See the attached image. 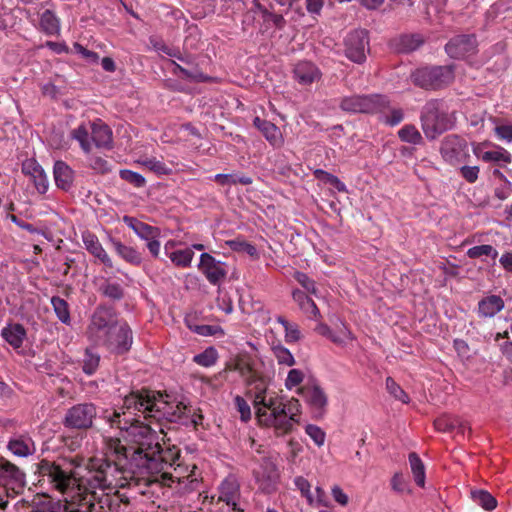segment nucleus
<instances>
[{
	"instance_id": "1",
	"label": "nucleus",
	"mask_w": 512,
	"mask_h": 512,
	"mask_svg": "<svg viewBox=\"0 0 512 512\" xmlns=\"http://www.w3.org/2000/svg\"><path fill=\"white\" fill-rule=\"evenodd\" d=\"M190 413V407L171 401L168 395L148 389L132 391L121 406L103 414L125 441L122 444L119 438H108L107 454L123 460L133 478L174 487L178 493L193 491L199 483L196 465L177 462L179 449L173 446L164 450L159 435L163 433L161 420L187 423L185 418Z\"/></svg>"
},
{
	"instance_id": "2",
	"label": "nucleus",
	"mask_w": 512,
	"mask_h": 512,
	"mask_svg": "<svg viewBox=\"0 0 512 512\" xmlns=\"http://www.w3.org/2000/svg\"><path fill=\"white\" fill-rule=\"evenodd\" d=\"M103 438L104 458H92L87 465V472L77 478V474L63 469L60 465L48 460H42L38 465L40 482H47L61 493L82 488L86 494L80 501L76 512H109L110 494L118 492L119 488L131 485L133 480L123 460L115 455L107 454L106 440Z\"/></svg>"
},
{
	"instance_id": "3",
	"label": "nucleus",
	"mask_w": 512,
	"mask_h": 512,
	"mask_svg": "<svg viewBox=\"0 0 512 512\" xmlns=\"http://www.w3.org/2000/svg\"><path fill=\"white\" fill-rule=\"evenodd\" d=\"M270 375L258 373V425L274 427L273 416L285 412L282 397L270 388Z\"/></svg>"
},
{
	"instance_id": "4",
	"label": "nucleus",
	"mask_w": 512,
	"mask_h": 512,
	"mask_svg": "<svg viewBox=\"0 0 512 512\" xmlns=\"http://www.w3.org/2000/svg\"><path fill=\"white\" fill-rule=\"evenodd\" d=\"M421 127L427 139L434 140L451 128L449 116L441 109L439 100L428 101L421 110Z\"/></svg>"
},
{
	"instance_id": "5",
	"label": "nucleus",
	"mask_w": 512,
	"mask_h": 512,
	"mask_svg": "<svg viewBox=\"0 0 512 512\" xmlns=\"http://www.w3.org/2000/svg\"><path fill=\"white\" fill-rule=\"evenodd\" d=\"M389 106V99L380 94L345 96L339 104L344 112L364 114L384 113Z\"/></svg>"
},
{
	"instance_id": "6",
	"label": "nucleus",
	"mask_w": 512,
	"mask_h": 512,
	"mask_svg": "<svg viewBox=\"0 0 512 512\" xmlns=\"http://www.w3.org/2000/svg\"><path fill=\"white\" fill-rule=\"evenodd\" d=\"M416 86L426 90H436L450 84L454 79L452 66H431L417 69L412 74Z\"/></svg>"
},
{
	"instance_id": "7",
	"label": "nucleus",
	"mask_w": 512,
	"mask_h": 512,
	"mask_svg": "<svg viewBox=\"0 0 512 512\" xmlns=\"http://www.w3.org/2000/svg\"><path fill=\"white\" fill-rule=\"evenodd\" d=\"M118 325L111 309L97 308L88 326L87 336L96 345H102Z\"/></svg>"
},
{
	"instance_id": "8",
	"label": "nucleus",
	"mask_w": 512,
	"mask_h": 512,
	"mask_svg": "<svg viewBox=\"0 0 512 512\" xmlns=\"http://www.w3.org/2000/svg\"><path fill=\"white\" fill-rule=\"evenodd\" d=\"M25 485L24 472L9 460L0 457V486L8 497L19 494Z\"/></svg>"
},
{
	"instance_id": "9",
	"label": "nucleus",
	"mask_w": 512,
	"mask_h": 512,
	"mask_svg": "<svg viewBox=\"0 0 512 512\" xmlns=\"http://www.w3.org/2000/svg\"><path fill=\"white\" fill-rule=\"evenodd\" d=\"M309 406L314 418H322L327 410L328 396L324 389L316 382H308L297 389Z\"/></svg>"
},
{
	"instance_id": "10",
	"label": "nucleus",
	"mask_w": 512,
	"mask_h": 512,
	"mask_svg": "<svg viewBox=\"0 0 512 512\" xmlns=\"http://www.w3.org/2000/svg\"><path fill=\"white\" fill-rule=\"evenodd\" d=\"M285 406V412L278 416H273L274 431L277 436H282L293 432L294 426L300 423L301 404L298 399L291 398Z\"/></svg>"
},
{
	"instance_id": "11",
	"label": "nucleus",
	"mask_w": 512,
	"mask_h": 512,
	"mask_svg": "<svg viewBox=\"0 0 512 512\" xmlns=\"http://www.w3.org/2000/svg\"><path fill=\"white\" fill-rule=\"evenodd\" d=\"M97 416L96 406L92 403H81L72 406L66 412L64 425L75 429H88Z\"/></svg>"
},
{
	"instance_id": "12",
	"label": "nucleus",
	"mask_w": 512,
	"mask_h": 512,
	"mask_svg": "<svg viewBox=\"0 0 512 512\" xmlns=\"http://www.w3.org/2000/svg\"><path fill=\"white\" fill-rule=\"evenodd\" d=\"M368 45V32L364 29L353 30L345 38V55L352 62L361 64L366 60Z\"/></svg>"
},
{
	"instance_id": "13",
	"label": "nucleus",
	"mask_w": 512,
	"mask_h": 512,
	"mask_svg": "<svg viewBox=\"0 0 512 512\" xmlns=\"http://www.w3.org/2000/svg\"><path fill=\"white\" fill-rule=\"evenodd\" d=\"M323 73L316 63L299 60L292 68V78L301 87L308 88L322 80Z\"/></svg>"
},
{
	"instance_id": "14",
	"label": "nucleus",
	"mask_w": 512,
	"mask_h": 512,
	"mask_svg": "<svg viewBox=\"0 0 512 512\" xmlns=\"http://www.w3.org/2000/svg\"><path fill=\"white\" fill-rule=\"evenodd\" d=\"M280 472L277 465V457H263L258 471V487L266 493L277 489Z\"/></svg>"
},
{
	"instance_id": "15",
	"label": "nucleus",
	"mask_w": 512,
	"mask_h": 512,
	"mask_svg": "<svg viewBox=\"0 0 512 512\" xmlns=\"http://www.w3.org/2000/svg\"><path fill=\"white\" fill-rule=\"evenodd\" d=\"M477 39L474 34H461L451 38L445 45V51L449 57L463 59L473 55L477 51Z\"/></svg>"
},
{
	"instance_id": "16",
	"label": "nucleus",
	"mask_w": 512,
	"mask_h": 512,
	"mask_svg": "<svg viewBox=\"0 0 512 512\" xmlns=\"http://www.w3.org/2000/svg\"><path fill=\"white\" fill-rule=\"evenodd\" d=\"M198 269L212 285L220 284L227 275L226 264L215 259L209 253H202L200 255Z\"/></svg>"
},
{
	"instance_id": "17",
	"label": "nucleus",
	"mask_w": 512,
	"mask_h": 512,
	"mask_svg": "<svg viewBox=\"0 0 512 512\" xmlns=\"http://www.w3.org/2000/svg\"><path fill=\"white\" fill-rule=\"evenodd\" d=\"M132 331L126 323H119L114 327L113 332L104 341L103 346L107 347L111 352L123 354L127 352L132 345Z\"/></svg>"
},
{
	"instance_id": "18",
	"label": "nucleus",
	"mask_w": 512,
	"mask_h": 512,
	"mask_svg": "<svg viewBox=\"0 0 512 512\" xmlns=\"http://www.w3.org/2000/svg\"><path fill=\"white\" fill-rule=\"evenodd\" d=\"M8 451L16 457H29L36 452L33 439L28 434H15L7 442Z\"/></svg>"
},
{
	"instance_id": "19",
	"label": "nucleus",
	"mask_w": 512,
	"mask_h": 512,
	"mask_svg": "<svg viewBox=\"0 0 512 512\" xmlns=\"http://www.w3.org/2000/svg\"><path fill=\"white\" fill-rule=\"evenodd\" d=\"M219 500L232 507V512H243L239 501V485L234 477L226 478L220 486Z\"/></svg>"
},
{
	"instance_id": "20",
	"label": "nucleus",
	"mask_w": 512,
	"mask_h": 512,
	"mask_svg": "<svg viewBox=\"0 0 512 512\" xmlns=\"http://www.w3.org/2000/svg\"><path fill=\"white\" fill-rule=\"evenodd\" d=\"M22 172L29 176L35 188L41 194L48 190V179L43 168L34 159H27L22 164Z\"/></svg>"
},
{
	"instance_id": "21",
	"label": "nucleus",
	"mask_w": 512,
	"mask_h": 512,
	"mask_svg": "<svg viewBox=\"0 0 512 512\" xmlns=\"http://www.w3.org/2000/svg\"><path fill=\"white\" fill-rule=\"evenodd\" d=\"M82 240L86 250L92 254L101 264L107 268H113L111 257L103 248L96 235L90 232H85L82 235Z\"/></svg>"
},
{
	"instance_id": "22",
	"label": "nucleus",
	"mask_w": 512,
	"mask_h": 512,
	"mask_svg": "<svg viewBox=\"0 0 512 512\" xmlns=\"http://www.w3.org/2000/svg\"><path fill=\"white\" fill-rule=\"evenodd\" d=\"M176 245V242L173 240H170L166 242L164 246V251L167 257L171 260V262L181 268H187L190 267L194 252L192 248H186L181 250H173Z\"/></svg>"
},
{
	"instance_id": "23",
	"label": "nucleus",
	"mask_w": 512,
	"mask_h": 512,
	"mask_svg": "<svg viewBox=\"0 0 512 512\" xmlns=\"http://www.w3.org/2000/svg\"><path fill=\"white\" fill-rule=\"evenodd\" d=\"M505 303L499 295H488L478 302L477 313L481 318H492L504 309Z\"/></svg>"
},
{
	"instance_id": "24",
	"label": "nucleus",
	"mask_w": 512,
	"mask_h": 512,
	"mask_svg": "<svg viewBox=\"0 0 512 512\" xmlns=\"http://www.w3.org/2000/svg\"><path fill=\"white\" fill-rule=\"evenodd\" d=\"M424 43L420 34H402L391 41V47L397 53H410Z\"/></svg>"
},
{
	"instance_id": "25",
	"label": "nucleus",
	"mask_w": 512,
	"mask_h": 512,
	"mask_svg": "<svg viewBox=\"0 0 512 512\" xmlns=\"http://www.w3.org/2000/svg\"><path fill=\"white\" fill-rule=\"evenodd\" d=\"M91 129V141L99 148H110L112 143V131L100 120L89 123Z\"/></svg>"
},
{
	"instance_id": "26",
	"label": "nucleus",
	"mask_w": 512,
	"mask_h": 512,
	"mask_svg": "<svg viewBox=\"0 0 512 512\" xmlns=\"http://www.w3.org/2000/svg\"><path fill=\"white\" fill-rule=\"evenodd\" d=\"M464 140L457 135H448L442 142L440 147V153L445 161H454L464 148Z\"/></svg>"
},
{
	"instance_id": "27",
	"label": "nucleus",
	"mask_w": 512,
	"mask_h": 512,
	"mask_svg": "<svg viewBox=\"0 0 512 512\" xmlns=\"http://www.w3.org/2000/svg\"><path fill=\"white\" fill-rule=\"evenodd\" d=\"M55 184L62 190H69L74 181L73 170L63 161H56L53 169Z\"/></svg>"
},
{
	"instance_id": "28",
	"label": "nucleus",
	"mask_w": 512,
	"mask_h": 512,
	"mask_svg": "<svg viewBox=\"0 0 512 512\" xmlns=\"http://www.w3.org/2000/svg\"><path fill=\"white\" fill-rule=\"evenodd\" d=\"M266 339L271 347L273 355L279 364L286 366H293L295 364V359L291 352L282 345L280 340H276L274 338V333L272 330L269 332V334H266Z\"/></svg>"
},
{
	"instance_id": "29",
	"label": "nucleus",
	"mask_w": 512,
	"mask_h": 512,
	"mask_svg": "<svg viewBox=\"0 0 512 512\" xmlns=\"http://www.w3.org/2000/svg\"><path fill=\"white\" fill-rule=\"evenodd\" d=\"M109 242L116 254L124 261L132 265H140L142 261L141 254L135 248L127 246L112 237L109 238Z\"/></svg>"
},
{
	"instance_id": "30",
	"label": "nucleus",
	"mask_w": 512,
	"mask_h": 512,
	"mask_svg": "<svg viewBox=\"0 0 512 512\" xmlns=\"http://www.w3.org/2000/svg\"><path fill=\"white\" fill-rule=\"evenodd\" d=\"M1 336L13 348L18 349L22 346L26 338V330L23 325L19 323H10L2 329Z\"/></svg>"
},
{
	"instance_id": "31",
	"label": "nucleus",
	"mask_w": 512,
	"mask_h": 512,
	"mask_svg": "<svg viewBox=\"0 0 512 512\" xmlns=\"http://www.w3.org/2000/svg\"><path fill=\"white\" fill-rule=\"evenodd\" d=\"M123 222L141 239L157 238L159 230L131 216H124Z\"/></svg>"
},
{
	"instance_id": "32",
	"label": "nucleus",
	"mask_w": 512,
	"mask_h": 512,
	"mask_svg": "<svg viewBox=\"0 0 512 512\" xmlns=\"http://www.w3.org/2000/svg\"><path fill=\"white\" fill-rule=\"evenodd\" d=\"M292 297L309 318L317 319L320 317V311L315 302L304 291L296 289L292 292Z\"/></svg>"
},
{
	"instance_id": "33",
	"label": "nucleus",
	"mask_w": 512,
	"mask_h": 512,
	"mask_svg": "<svg viewBox=\"0 0 512 512\" xmlns=\"http://www.w3.org/2000/svg\"><path fill=\"white\" fill-rule=\"evenodd\" d=\"M39 28L46 35H58L61 30L60 20L53 11L47 9L40 15Z\"/></svg>"
},
{
	"instance_id": "34",
	"label": "nucleus",
	"mask_w": 512,
	"mask_h": 512,
	"mask_svg": "<svg viewBox=\"0 0 512 512\" xmlns=\"http://www.w3.org/2000/svg\"><path fill=\"white\" fill-rule=\"evenodd\" d=\"M258 130L273 147H280L283 144V136L280 129L271 122L258 119Z\"/></svg>"
},
{
	"instance_id": "35",
	"label": "nucleus",
	"mask_w": 512,
	"mask_h": 512,
	"mask_svg": "<svg viewBox=\"0 0 512 512\" xmlns=\"http://www.w3.org/2000/svg\"><path fill=\"white\" fill-rule=\"evenodd\" d=\"M409 464L411 468V472L414 477L415 483L419 487H424L425 485V466L421 458L416 452H411L409 454Z\"/></svg>"
},
{
	"instance_id": "36",
	"label": "nucleus",
	"mask_w": 512,
	"mask_h": 512,
	"mask_svg": "<svg viewBox=\"0 0 512 512\" xmlns=\"http://www.w3.org/2000/svg\"><path fill=\"white\" fill-rule=\"evenodd\" d=\"M73 139L79 142L84 152L88 153L92 149L91 129L88 124H81L71 133Z\"/></svg>"
},
{
	"instance_id": "37",
	"label": "nucleus",
	"mask_w": 512,
	"mask_h": 512,
	"mask_svg": "<svg viewBox=\"0 0 512 512\" xmlns=\"http://www.w3.org/2000/svg\"><path fill=\"white\" fill-rule=\"evenodd\" d=\"M482 156V161L484 162H493L495 164L501 165L511 163L512 156L511 154L504 149L503 147H497L496 150L485 151Z\"/></svg>"
},
{
	"instance_id": "38",
	"label": "nucleus",
	"mask_w": 512,
	"mask_h": 512,
	"mask_svg": "<svg viewBox=\"0 0 512 512\" xmlns=\"http://www.w3.org/2000/svg\"><path fill=\"white\" fill-rule=\"evenodd\" d=\"M258 12H261L263 22L266 25V29L270 28L271 26L275 27L276 29H282L286 24L282 14L269 12L260 3H258Z\"/></svg>"
},
{
	"instance_id": "39",
	"label": "nucleus",
	"mask_w": 512,
	"mask_h": 512,
	"mask_svg": "<svg viewBox=\"0 0 512 512\" xmlns=\"http://www.w3.org/2000/svg\"><path fill=\"white\" fill-rule=\"evenodd\" d=\"M398 137L401 141L413 145H419L423 142V137L413 124H406L398 131Z\"/></svg>"
},
{
	"instance_id": "40",
	"label": "nucleus",
	"mask_w": 512,
	"mask_h": 512,
	"mask_svg": "<svg viewBox=\"0 0 512 512\" xmlns=\"http://www.w3.org/2000/svg\"><path fill=\"white\" fill-rule=\"evenodd\" d=\"M472 499L483 509L491 511L496 508L497 500L492 494L485 490H475L471 492Z\"/></svg>"
},
{
	"instance_id": "41",
	"label": "nucleus",
	"mask_w": 512,
	"mask_h": 512,
	"mask_svg": "<svg viewBox=\"0 0 512 512\" xmlns=\"http://www.w3.org/2000/svg\"><path fill=\"white\" fill-rule=\"evenodd\" d=\"M137 163L157 175H168L171 173V169L168 168L163 161L158 160L155 157L141 158L137 161Z\"/></svg>"
},
{
	"instance_id": "42",
	"label": "nucleus",
	"mask_w": 512,
	"mask_h": 512,
	"mask_svg": "<svg viewBox=\"0 0 512 512\" xmlns=\"http://www.w3.org/2000/svg\"><path fill=\"white\" fill-rule=\"evenodd\" d=\"M466 255L470 259H477L481 258L482 256H487L491 257L492 259H495L498 256V251L492 245L484 244L469 248L466 252Z\"/></svg>"
},
{
	"instance_id": "43",
	"label": "nucleus",
	"mask_w": 512,
	"mask_h": 512,
	"mask_svg": "<svg viewBox=\"0 0 512 512\" xmlns=\"http://www.w3.org/2000/svg\"><path fill=\"white\" fill-rule=\"evenodd\" d=\"M51 304L58 319L64 323H70V312L67 302L60 297H52Z\"/></svg>"
},
{
	"instance_id": "44",
	"label": "nucleus",
	"mask_w": 512,
	"mask_h": 512,
	"mask_svg": "<svg viewBox=\"0 0 512 512\" xmlns=\"http://www.w3.org/2000/svg\"><path fill=\"white\" fill-rule=\"evenodd\" d=\"M154 49L158 52L164 53L170 57L177 58L178 60L190 64L191 60L182 56L181 52L177 48L169 47L164 44L161 40H151Z\"/></svg>"
},
{
	"instance_id": "45",
	"label": "nucleus",
	"mask_w": 512,
	"mask_h": 512,
	"mask_svg": "<svg viewBox=\"0 0 512 512\" xmlns=\"http://www.w3.org/2000/svg\"><path fill=\"white\" fill-rule=\"evenodd\" d=\"M218 358V353L215 348L209 347L202 353L197 354L193 357V361L203 367L213 366Z\"/></svg>"
},
{
	"instance_id": "46",
	"label": "nucleus",
	"mask_w": 512,
	"mask_h": 512,
	"mask_svg": "<svg viewBox=\"0 0 512 512\" xmlns=\"http://www.w3.org/2000/svg\"><path fill=\"white\" fill-rule=\"evenodd\" d=\"M174 73L179 75L181 78L194 82H206L209 78L199 71H190L183 68L181 65L173 62Z\"/></svg>"
},
{
	"instance_id": "47",
	"label": "nucleus",
	"mask_w": 512,
	"mask_h": 512,
	"mask_svg": "<svg viewBox=\"0 0 512 512\" xmlns=\"http://www.w3.org/2000/svg\"><path fill=\"white\" fill-rule=\"evenodd\" d=\"M100 362V356L94 353L91 349H86L83 359V371L87 375H92L96 372Z\"/></svg>"
},
{
	"instance_id": "48",
	"label": "nucleus",
	"mask_w": 512,
	"mask_h": 512,
	"mask_svg": "<svg viewBox=\"0 0 512 512\" xmlns=\"http://www.w3.org/2000/svg\"><path fill=\"white\" fill-rule=\"evenodd\" d=\"M279 323L282 324L285 331V340L287 343H295L301 338V332L297 324H292L286 319L279 317Z\"/></svg>"
},
{
	"instance_id": "49",
	"label": "nucleus",
	"mask_w": 512,
	"mask_h": 512,
	"mask_svg": "<svg viewBox=\"0 0 512 512\" xmlns=\"http://www.w3.org/2000/svg\"><path fill=\"white\" fill-rule=\"evenodd\" d=\"M386 389L395 399L401 401L402 403L407 404L410 400L408 394L395 382L392 377H387L386 381Z\"/></svg>"
},
{
	"instance_id": "50",
	"label": "nucleus",
	"mask_w": 512,
	"mask_h": 512,
	"mask_svg": "<svg viewBox=\"0 0 512 512\" xmlns=\"http://www.w3.org/2000/svg\"><path fill=\"white\" fill-rule=\"evenodd\" d=\"M456 422H458V418L443 415L435 419L434 427L439 432H453L456 428Z\"/></svg>"
},
{
	"instance_id": "51",
	"label": "nucleus",
	"mask_w": 512,
	"mask_h": 512,
	"mask_svg": "<svg viewBox=\"0 0 512 512\" xmlns=\"http://www.w3.org/2000/svg\"><path fill=\"white\" fill-rule=\"evenodd\" d=\"M227 245L230 247L231 250L248 254L250 256H253L255 253V247L251 245L250 243L246 242L245 240L241 238H236L234 240H230L227 242Z\"/></svg>"
},
{
	"instance_id": "52",
	"label": "nucleus",
	"mask_w": 512,
	"mask_h": 512,
	"mask_svg": "<svg viewBox=\"0 0 512 512\" xmlns=\"http://www.w3.org/2000/svg\"><path fill=\"white\" fill-rule=\"evenodd\" d=\"M120 177L137 188L144 187L146 184V180L141 174L131 170H121Z\"/></svg>"
},
{
	"instance_id": "53",
	"label": "nucleus",
	"mask_w": 512,
	"mask_h": 512,
	"mask_svg": "<svg viewBox=\"0 0 512 512\" xmlns=\"http://www.w3.org/2000/svg\"><path fill=\"white\" fill-rule=\"evenodd\" d=\"M296 488L301 492V495L305 497L310 505L314 503L313 495L310 491L311 485L309 481L303 476H297L294 479Z\"/></svg>"
},
{
	"instance_id": "54",
	"label": "nucleus",
	"mask_w": 512,
	"mask_h": 512,
	"mask_svg": "<svg viewBox=\"0 0 512 512\" xmlns=\"http://www.w3.org/2000/svg\"><path fill=\"white\" fill-rule=\"evenodd\" d=\"M305 432L310 436V438L318 447L324 444L326 435L320 427L313 424H308L305 427Z\"/></svg>"
},
{
	"instance_id": "55",
	"label": "nucleus",
	"mask_w": 512,
	"mask_h": 512,
	"mask_svg": "<svg viewBox=\"0 0 512 512\" xmlns=\"http://www.w3.org/2000/svg\"><path fill=\"white\" fill-rule=\"evenodd\" d=\"M314 176L319 180H322L331 185H335L340 191L344 188V184L340 182L337 176L330 174L322 169L315 170Z\"/></svg>"
},
{
	"instance_id": "56",
	"label": "nucleus",
	"mask_w": 512,
	"mask_h": 512,
	"mask_svg": "<svg viewBox=\"0 0 512 512\" xmlns=\"http://www.w3.org/2000/svg\"><path fill=\"white\" fill-rule=\"evenodd\" d=\"M294 279L309 293L316 294L315 282L303 272H295Z\"/></svg>"
},
{
	"instance_id": "57",
	"label": "nucleus",
	"mask_w": 512,
	"mask_h": 512,
	"mask_svg": "<svg viewBox=\"0 0 512 512\" xmlns=\"http://www.w3.org/2000/svg\"><path fill=\"white\" fill-rule=\"evenodd\" d=\"M304 379V373L299 369H291L288 372L287 378L285 380V386L287 389L291 390L294 387L299 386Z\"/></svg>"
},
{
	"instance_id": "58",
	"label": "nucleus",
	"mask_w": 512,
	"mask_h": 512,
	"mask_svg": "<svg viewBox=\"0 0 512 512\" xmlns=\"http://www.w3.org/2000/svg\"><path fill=\"white\" fill-rule=\"evenodd\" d=\"M73 50L85 59L89 64H95L99 60V56L96 52L86 49L79 43H74Z\"/></svg>"
},
{
	"instance_id": "59",
	"label": "nucleus",
	"mask_w": 512,
	"mask_h": 512,
	"mask_svg": "<svg viewBox=\"0 0 512 512\" xmlns=\"http://www.w3.org/2000/svg\"><path fill=\"white\" fill-rule=\"evenodd\" d=\"M391 488L397 493L409 492L408 482L404 478L402 473H395L391 479Z\"/></svg>"
},
{
	"instance_id": "60",
	"label": "nucleus",
	"mask_w": 512,
	"mask_h": 512,
	"mask_svg": "<svg viewBox=\"0 0 512 512\" xmlns=\"http://www.w3.org/2000/svg\"><path fill=\"white\" fill-rule=\"evenodd\" d=\"M217 307L225 312L226 314H229L233 310V304L231 298L227 295V293L223 291L218 292V296L216 299Z\"/></svg>"
},
{
	"instance_id": "61",
	"label": "nucleus",
	"mask_w": 512,
	"mask_h": 512,
	"mask_svg": "<svg viewBox=\"0 0 512 512\" xmlns=\"http://www.w3.org/2000/svg\"><path fill=\"white\" fill-rule=\"evenodd\" d=\"M480 169L478 166H462L460 168V175L468 183H475L478 179Z\"/></svg>"
},
{
	"instance_id": "62",
	"label": "nucleus",
	"mask_w": 512,
	"mask_h": 512,
	"mask_svg": "<svg viewBox=\"0 0 512 512\" xmlns=\"http://www.w3.org/2000/svg\"><path fill=\"white\" fill-rule=\"evenodd\" d=\"M235 404L242 421L247 422L251 418V410L247 402L240 396L235 398Z\"/></svg>"
},
{
	"instance_id": "63",
	"label": "nucleus",
	"mask_w": 512,
	"mask_h": 512,
	"mask_svg": "<svg viewBox=\"0 0 512 512\" xmlns=\"http://www.w3.org/2000/svg\"><path fill=\"white\" fill-rule=\"evenodd\" d=\"M404 119V112L402 109H392L390 114L385 116V123L390 126H396Z\"/></svg>"
},
{
	"instance_id": "64",
	"label": "nucleus",
	"mask_w": 512,
	"mask_h": 512,
	"mask_svg": "<svg viewBox=\"0 0 512 512\" xmlns=\"http://www.w3.org/2000/svg\"><path fill=\"white\" fill-rule=\"evenodd\" d=\"M495 134L498 139L507 142L512 141V125H498L495 127Z\"/></svg>"
}]
</instances>
